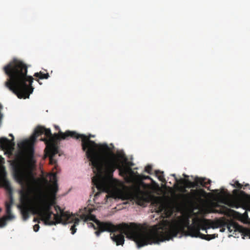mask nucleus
<instances>
[{"label": "nucleus", "mask_w": 250, "mask_h": 250, "mask_svg": "<svg viewBox=\"0 0 250 250\" xmlns=\"http://www.w3.org/2000/svg\"><path fill=\"white\" fill-rule=\"evenodd\" d=\"M40 229V226L38 224H36L33 226V229L35 232H37Z\"/></svg>", "instance_id": "nucleus-27"}, {"label": "nucleus", "mask_w": 250, "mask_h": 250, "mask_svg": "<svg viewBox=\"0 0 250 250\" xmlns=\"http://www.w3.org/2000/svg\"><path fill=\"white\" fill-rule=\"evenodd\" d=\"M128 226L131 227L132 231L130 233H127L124 230H116L119 234H110V237L112 241L116 243L117 246L123 245L125 242L124 235L127 237L132 238L136 243L138 248L152 244H156L159 242H163V238L161 237L160 230H139L138 227L136 224L130 223L128 224Z\"/></svg>", "instance_id": "nucleus-5"}, {"label": "nucleus", "mask_w": 250, "mask_h": 250, "mask_svg": "<svg viewBox=\"0 0 250 250\" xmlns=\"http://www.w3.org/2000/svg\"><path fill=\"white\" fill-rule=\"evenodd\" d=\"M232 186L238 189L233 190L232 192L234 195V199L230 206L238 208L240 207H245L249 205L250 204V196L244 191L240 190L242 188L243 185L239 183L238 181H235Z\"/></svg>", "instance_id": "nucleus-11"}, {"label": "nucleus", "mask_w": 250, "mask_h": 250, "mask_svg": "<svg viewBox=\"0 0 250 250\" xmlns=\"http://www.w3.org/2000/svg\"><path fill=\"white\" fill-rule=\"evenodd\" d=\"M179 182L181 184L185 185V188H194L198 186H201L206 188L208 190L211 191L210 187H207V185H210L211 181L205 177L196 176L194 178V182L190 181L188 179H181Z\"/></svg>", "instance_id": "nucleus-13"}, {"label": "nucleus", "mask_w": 250, "mask_h": 250, "mask_svg": "<svg viewBox=\"0 0 250 250\" xmlns=\"http://www.w3.org/2000/svg\"><path fill=\"white\" fill-rule=\"evenodd\" d=\"M134 198L137 204L141 206H146L149 202L147 195L138 188L134 194Z\"/></svg>", "instance_id": "nucleus-16"}, {"label": "nucleus", "mask_w": 250, "mask_h": 250, "mask_svg": "<svg viewBox=\"0 0 250 250\" xmlns=\"http://www.w3.org/2000/svg\"><path fill=\"white\" fill-rule=\"evenodd\" d=\"M52 180L53 181V184L52 186L51 187L50 189L52 192V195L54 196H56L57 192L58 191V187L57 183V173H53L52 174Z\"/></svg>", "instance_id": "nucleus-21"}, {"label": "nucleus", "mask_w": 250, "mask_h": 250, "mask_svg": "<svg viewBox=\"0 0 250 250\" xmlns=\"http://www.w3.org/2000/svg\"><path fill=\"white\" fill-rule=\"evenodd\" d=\"M88 212H89L87 214H82L81 216V218L82 219L84 220L85 221H88V220L93 221L97 224V221H99V220L96 218V216L92 214L91 213V210L89 209Z\"/></svg>", "instance_id": "nucleus-22"}, {"label": "nucleus", "mask_w": 250, "mask_h": 250, "mask_svg": "<svg viewBox=\"0 0 250 250\" xmlns=\"http://www.w3.org/2000/svg\"><path fill=\"white\" fill-rule=\"evenodd\" d=\"M21 213L24 221L27 220L29 217L30 209L25 205L19 206Z\"/></svg>", "instance_id": "nucleus-20"}, {"label": "nucleus", "mask_w": 250, "mask_h": 250, "mask_svg": "<svg viewBox=\"0 0 250 250\" xmlns=\"http://www.w3.org/2000/svg\"><path fill=\"white\" fill-rule=\"evenodd\" d=\"M34 222H38V223H40V221L38 220V219L35 218L33 220Z\"/></svg>", "instance_id": "nucleus-32"}, {"label": "nucleus", "mask_w": 250, "mask_h": 250, "mask_svg": "<svg viewBox=\"0 0 250 250\" xmlns=\"http://www.w3.org/2000/svg\"><path fill=\"white\" fill-rule=\"evenodd\" d=\"M27 69L25 63L16 59H13L3 68L8 77L5 86L19 99L29 98L33 91L32 84L34 79L27 75Z\"/></svg>", "instance_id": "nucleus-1"}, {"label": "nucleus", "mask_w": 250, "mask_h": 250, "mask_svg": "<svg viewBox=\"0 0 250 250\" xmlns=\"http://www.w3.org/2000/svg\"><path fill=\"white\" fill-rule=\"evenodd\" d=\"M9 136L12 137V140H11V142H13V140H14V136H13V135L12 134H9Z\"/></svg>", "instance_id": "nucleus-31"}, {"label": "nucleus", "mask_w": 250, "mask_h": 250, "mask_svg": "<svg viewBox=\"0 0 250 250\" xmlns=\"http://www.w3.org/2000/svg\"><path fill=\"white\" fill-rule=\"evenodd\" d=\"M183 175H184V176L185 177H188L187 175H186V174H183Z\"/></svg>", "instance_id": "nucleus-35"}, {"label": "nucleus", "mask_w": 250, "mask_h": 250, "mask_svg": "<svg viewBox=\"0 0 250 250\" xmlns=\"http://www.w3.org/2000/svg\"><path fill=\"white\" fill-rule=\"evenodd\" d=\"M56 130H59V133L52 134L50 129L46 128L44 126H38L35 129L33 134L29 140H25L18 144V146L21 149H26L32 147L35 143L36 139L39 136L44 134L46 137L41 139L42 141L45 143L46 148H45V155L49 157V163L51 165H54V168L57 169V160L55 159L56 154L59 153L58 143L62 140V132L59 126L55 125ZM62 133H63L62 132ZM64 139H63V140Z\"/></svg>", "instance_id": "nucleus-4"}, {"label": "nucleus", "mask_w": 250, "mask_h": 250, "mask_svg": "<svg viewBox=\"0 0 250 250\" xmlns=\"http://www.w3.org/2000/svg\"><path fill=\"white\" fill-rule=\"evenodd\" d=\"M57 212L37 214L46 225H56L62 223L63 217H68L67 211H64L60 206L56 205L54 207Z\"/></svg>", "instance_id": "nucleus-9"}, {"label": "nucleus", "mask_w": 250, "mask_h": 250, "mask_svg": "<svg viewBox=\"0 0 250 250\" xmlns=\"http://www.w3.org/2000/svg\"><path fill=\"white\" fill-rule=\"evenodd\" d=\"M248 234L250 235V231L248 232Z\"/></svg>", "instance_id": "nucleus-36"}, {"label": "nucleus", "mask_w": 250, "mask_h": 250, "mask_svg": "<svg viewBox=\"0 0 250 250\" xmlns=\"http://www.w3.org/2000/svg\"><path fill=\"white\" fill-rule=\"evenodd\" d=\"M14 179L22 187L27 183L30 171L26 163L22 158L15 160L12 163Z\"/></svg>", "instance_id": "nucleus-7"}, {"label": "nucleus", "mask_w": 250, "mask_h": 250, "mask_svg": "<svg viewBox=\"0 0 250 250\" xmlns=\"http://www.w3.org/2000/svg\"><path fill=\"white\" fill-rule=\"evenodd\" d=\"M53 202L42 192L36 195L33 199L34 213L39 214L53 212L51 210Z\"/></svg>", "instance_id": "nucleus-8"}, {"label": "nucleus", "mask_w": 250, "mask_h": 250, "mask_svg": "<svg viewBox=\"0 0 250 250\" xmlns=\"http://www.w3.org/2000/svg\"><path fill=\"white\" fill-rule=\"evenodd\" d=\"M231 212H233L234 214H236V217H238V218L239 220H241V219H242V218H245L248 216L247 213L246 212H245V213H244L243 214H242L240 213H238L236 211L231 210V209H230L226 207H224V206L223 207L221 208V210H220V213H221L222 214H226V215H227Z\"/></svg>", "instance_id": "nucleus-17"}, {"label": "nucleus", "mask_w": 250, "mask_h": 250, "mask_svg": "<svg viewBox=\"0 0 250 250\" xmlns=\"http://www.w3.org/2000/svg\"><path fill=\"white\" fill-rule=\"evenodd\" d=\"M171 176H172L173 177H174L175 178V180H176V181L177 182H178V181H179V180H178V179H177V177H176V175H175V174H171Z\"/></svg>", "instance_id": "nucleus-29"}, {"label": "nucleus", "mask_w": 250, "mask_h": 250, "mask_svg": "<svg viewBox=\"0 0 250 250\" xmlns=\"http://www.w3.org/2000/svg\"><path fill=\"white\" fill-rule=\"evenodd\" d=\"M213 225L212 222L206 219L194 220L191 225H189V222H188L187 225H186L182 223L176 222L171 224L165 231L160 230L161 235L163 238V241L166 240H169L174 237L177 236L178 234L180 235V237L183 234L192 237H199L209 241L217 237L218 234H204L201 233L200 230L201 229L205 230L206 233H208V229L216 228Z\"/></svg>", "instance_id": "nucleus-3"}, {"label": "nucleus", "mask_w": 250, "mask_h": 250, "mask_svg": "<svg viewBox=\"0 0 250 250\" xmlns=\"http://www.w3.org/2000/svg\"><path fill=\"white\" fill-rule=\"evenodd\" d=\"M156 176L158 177L159 181L163 183H166V180L164 177V174L163 171H161L159 170H155V171Z\"/></svg>", "instance_id": "nucleus-24"}, {"label": "nucleus", "mask_w": 250, "mask_h": 250, "mask_svg": "<svg viewBox=\"0 0 250 250\" xmlns=\"http://www.w3.org/2000/svg\"><path fill=\"white\" fill-rule=\"evenodd\" d=\"M183 191V192H184V193H185V192H186L187 191V190H186L185 188H184V189L183 190V191Z\"/></svg>", "instance_id": "nucleus-34"}, {"label": "nucleus", "mask_w": 250, "mask_h": 250, "mask_svg": "<svg viewBox=\"0 0 250 250\" xmlns=\"http://www.w3.org/2000/svg\"><path fill=\"white\" fill-rule=\"evenodd\" d=\"M11 144L14 145V142H11L7 138L1 137L0 138V146L2 149L7 150L9 149Z\"/></svg>", "instance_id": "nucleus-19"}, {"label": "nucleus", "mask_w": 250, "mask_h": 250, "mask_svg": "<svg viewBox=\"0 0 250 250\" xmlns=\"http://www.w3.org/2000/svg\"><path fill=\"white\" fill-rule=\"evenodd\" d=\"M227 228L230 232H231L232 231L240 232L243 230V228L242 226H240L238 223L232 221L228 224Z\"/></svg>", "instance_id": "nucleus-18"}, {"label": "nucleus", "mask_w": 250, "mask_h": 250, "mask_svg": "<svg viewBox=\"0 0 250 250\" xmlns=\"http://www.w3.org/2000/svg\"><path fill=\"white\" fill-rule=\"evenodd\" d=\"M2 105L0 104V109H1L2 108Z\"/></svg>", "instance_id": "nucleus-37"}, {"label": "nucleus", "mask_w": 250, "mask_h": 250, "mask_svg": "<svg viewBox=\"0 0 250 250\" xmlns=\"http://www.w3.org/2000/svg\"><path fill=\"white\" fill-rule=\"evenodd\" d=\"M95 175L92 178V182L98 190L95 197H97L101 192L105 191L108 181L113 179V173L118 169L122 176L126 175V170L123 167V162L119 156L112 152L108 153L107 157L100 160L99 166L92 167Z\"/></svg>", "instance_id": "nucleus-2"}, {"label": "nucleus", "mask_w": 250, "mask_h": 250, "mask_svg": "<svg viewBox=\"0 0 250 250\" xmlns=\"http://www.w3.org/2000/svg\"><path fill=\"white\" fill-rule=\"evenodd\" d=\"M104 147L106 149H109L108 146L106 145H105L104 146Z\"/></svg>", "instance_id": "nucleus-33"}, {"label": "nucleus", "mask_w": 250, "mask_h": 250, "mask_svg": "<svg viewBox=\"0 0 250 250\" xmlns=\"http://www.w3.org/2000/svg\"><path fill=\"white\" fill-rule=\"evenodd\" d=\"M61 134L62 139H66L68 137L77 139L81 138L82 149L83 151H85L86 156L90 161V165L92 167L99 166L100 160L103 158V156L100 152L97 150L100 146L94 141L90 140V138L94 137V136L91 134L86 136L84 134H78L76 131L69 130H67L64 133L61 132Z\"/></svg>", "instance_id": "nucleus-6"}, {"label": "nucleus", "mask_w": 250, "mask_h": 250, "mask_svg": "<svg viewBox=\"0 0 250 250\" xmlns=\"http://www.w3.org/2000/svg\"><path fill=\"white\" fill-rule=\"evenodd\" d=\"M92 226L95 229H98V230L95 231V234L97 236H99L101 233L104 231H108L111 232H115V231L119 229L120 230H124L127 233H130L132 231V229L128 226L127 223H123L122 224L114 225L110 222H103L100 221H97V227H96L92 223L91 224Z\"/></svg>", "instance_id": "nucleus-10"}, {"label": "nucleus", "mask_w": 250, "mask_h": 250, "mask_svg": "<svg viewBox=\"0 0 250 250\" xmlns=\"http://www.w3.org/2000/svg\"><path fill=\"white\" fill-rule=\"evenodd\" d=\"M207 192L203 188L191 189L190 193L182 194L179 196L181 199L185 202L193 203L199 202L203 198L207 196Z\"/></svg>", "instance_id": "nucleus-12"}, {"label": "nucleus", "mask_w": 250, "mask_h": 250, "mask_svg": "<svg viewBox=\"0 0 250 250\" xmlns=\"http://www.w3.org/2000/svg\"><path fill=\"white\" fill-rule=\"evenodd\" d=\"M34 76L40 79H47L49 77V75L48 73H44L43 72L40 71L35 73Z\"/></svg>", "instance_id": "nucleus-23"}, {"label": "nucleus", "mask_w": 250, "mask_h": 250, "mask_svg": "<svg viewBox=\"0 0 250 250\" xmlns=\"http://www.w3.org/2000/svg\"><path fill=\"white\" fill-rule=\"evenodd\" d=\"M152 168L151 166L147 165L145 167V171L149 174H151Z\"/></svg>", "instance_id": "nucleus-26"}, {"label": "nucleus", "mask_w": 250, "mask_h": 250, "mask_svg": "<svg viewBox=\"0 0 250 250\" xmlns=\"http://www.w3.org/2000/svg\"><path fill=\"white\" fill-rule=\"evenodd\" d=\"M247 188H248L249 189H250V185L249 184H246L243 185V187L242 188H243L244 189H245Z\"/></svg>", "instance_id": "nucleus-28"}, {"label": "nucleus", "mask_w": 250, "mask_h": 250, "mask_svg": "<svg viewBox=\"0 0 250 250\" xmlns=\"http://www.w3.org/2000/svg\"><path fill=\"white\" fill-rule=\"evenodd\" d=\"M1 186L4 187L7 190H11V187L9 182L6 179H3L1 181Z\"/></svg>", "instance_id": "nucleus-25"}, {"label": "nucleus", "mask_w": 250, "mask_h": 250, "mask_svg": "<svg viewBox=\"0 0 250 250\" xmlns=\"http://www.w3.org/2000/svg\"><path fill=\"white\" fill-rule=\"evenodd\" d=\"M144 179H149V180H152V179L151 178V177L149 176H144Z\"/></svg>", "instance_id": "nucleus-30"}, {"label": "nucleus", "mask_w": 250, "mask_h": 250, "mask_svg": "<svg viewBox=\"0 0 250 250\" xmlns=\"http://www.w3.org/2000/svg\"><path fill=\"white\" fill-rule=\"evenodd\" d=\"M67 214L68 217H63L62 223L66 225L73 223V224L70 228V230L71 234H74L77 231L76 227L79 225L80 220L73 214H70L69 212L67 211Z\"/></svg>", "instance_id": "nucleus-15"}, {"label": "nucleus", "mask_w": 250, "mask_h": 250, "mask_svg": "<svg viewBox=\"0 0 250 250\" xmlns=\"http://www.w3.org/2000/svg\"><path fill=\"white\" fill-rule=\"evenodd\" d=\"M13 204V199L11 198L8 201L5 202L6 213L7 215L0 218V227L2 228L6 225V220H12L15 218L14 215L12 213L11 208ZM1 209L0 208V212Z\"/></svg>", "instance_id": "nucleus-14"}]
</instances>
